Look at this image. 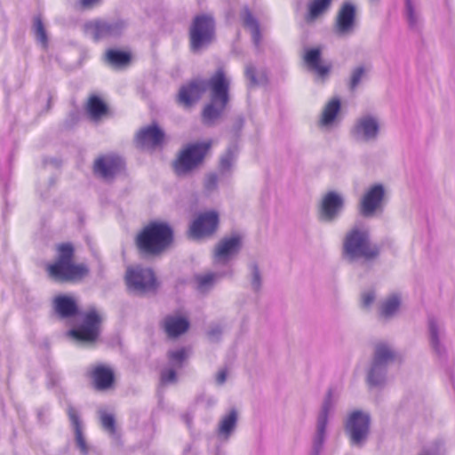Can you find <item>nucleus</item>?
Wrapping results in <instances>:
<instances>
[{"instance_id":"obj_27","label":"nucleus","mask_w":455,"mask_h":455,"mask_svg":"<svg viewBox=\"0 0 455 455\" xmlns=\"http://www.w3.org/2000/svg\"><path fill=\"white\" fill-rule=\"evenodd\" d=\"M68 415L74 429L76 444L81 453L86 455L89 452V445L83 434V426L79 419L78 411L73 406H69L68 408Z\"/></svg>"},{"instance_id":"obj_6","label":"nucleus","mask_w":455,"mask_h":455,"mask_svg":"<svg viewBox=\"0 0 455 455\" xmlns=\"http://www.w3.org/2000/svg\"><path fill=\"white\" fill-rule=\"evenodd\" d=\"M396 358L391 345L386 342L376 344L371 367L367 373V382L371 387H379L386 381L387 367Z\"/></svg>"},{"instance_id":"obj_28","label":"nucleus","mask_w":455,"mask_h":455,"mask_svg":"<svg viewBox=\"0 0 455 455\" xmlns=\"http://www.w3.org/2000/svg\"><path fill=\"white\" fill-rule=\"evenodd\" d=\"M199 97V81L195 79L183 85L179 92L178 100L185 108L191 107Z\"/></svg>"},{"instance_id":"obj_32","label":"nucleus","mask_w":455,"mask_h":455,"mask_svg":"<svg viewBox=\"0 0 455 455\" xmlns=\"http://www.w3.org/2000/svg\"><path fill=\"white\" fill-rule=\"evenodd\" d=\"M227 329V324L223 321L210 323L204 330V340L209 344H217L222 340Z\"/></svg>"},{"instance_id":"obj_41","label":"nucleus","mask_w":455,"mask_h":455,"mask_svg":"<svg viewBox=\"0 0 455 455\" xmlns=\"http://www.w3.org/2000/svg\"><path fill=\"white\" fill-rule=\"evenodd\" d=\"M99 415L104 430L114 436L116 435V421L113 414L108 412L105 409H100Z\"/></svg>"},{"instance_id":"obj_49","label":"nucleus","mask_w":455,"mask_h":455,"mask_svg":"<svg viewBox=\"0 0 455 455\" xmlns=\"http://www.w3.org/2000/svg\"><path fill=\"white\" fill-rule=\"evenodd\" d=\"M227 377H228V369L227 368H222V369L219 370L215 375L216 384L219 386L223 385L227 380Z\"/></svg>"},{"instance_id":"obj_4","label":"nucleus","mask_w":455,"mask_h":455,"mask_svg":"<svg viewBox=\"0 0 455 455\" xmlns=\"http://www.w3.org/2000/svg\"><path fill=\"white\" fill-rule=\"evenodd\" d=\"M58 259L48 267V272L56 281H73L84 276L88 269L84 264H74L72 261L74 248L70 243L60 244L57 248Z\"/></svg>"},{"instance_id":"obj_10","label":"nucleus","mask_w":455,"mask_h":455,"mask_svg":"<svg viewBox=\"0 0 455 455\" xmlns=\"http://www.w3.org/2000/svg\"><path fill=\"white\" fill-rule=\"evenodd\" d=\"M125 280L129 291L136 294L153 291L156 286L153 271L148 267L140 266L128 267Z\"/></svg>"},{"instance_id":"obj_38","label":"nucleus","mask_w":455,"mask_h":455,"mask_svg":"<svg viewBox=\"0 0 455 455\" xmlns=\"http://www.w3.org/2000/svg\"><path fill=\"white\" fill-rule=\"evenodd\" d=\"M87 108L91 117L94 120L100 119L107 113V106L97 96L90 98Z\"/></svg>"},{"instance_id":"obj_3","label":"nucleus","mask_w":455,"mask_h":455,"mask_svg":"<svg viewBox=\"0 0 455 455\" xmlns=\"http://www.w3.org/2000/svg\"><path fill=\"white\" fill-rule=\"evenodd\" d=\"M379 252V247L371 243L366 229L354 227L346 233L342 243V257L348 263L374 260Z\"/></svg>"},{"instance_id":"obj_51","label":"nucleus","mask_w":455,"mask_h":455,"mask_svg":"<svg viewBox=\"0 0 455 455\" xmlns=\"http://www.w3.org/2000/svg\"><path fill=\"white\" fill-rule=\"evenodd\" d=\"M243 124H244V120H243V118L242 116H238L235 119V123L233 124V129H234L235 133L239 132L242 130V128L243 126Z\"/></svg>"},{"instance_id":"obj_39","label":"nucleus","mask_w":455,"mask_h":455,"mask_svg":"<svg viewBox=\"0 0 455 455\" xmlns=\"http://www.w3.org/2000/svg\"><path fill=\"white\" fill-rule=\"evenodd\" d=\"M108 62L115 67L126 65L130 61V55L118 50H108L106 53Z\"/></svg>"},{"instance_id":"obj_45","label":"nucleus","mask_w":455,"mask_h":455,"mask_svg":"<svg viewBox=\"0 0 455 455\" xmlns=\"http://www.w3.org/2000/svg\"><path fill=\"white\" fill-rule=\"evenodd\" d=\"M245 76L249 80V86H255L260 84L261 79H259L256 75V68L253 65L248 64L245 68Z\"/></svg>"},{"instance_id":"obj_7","label":"nucleus","mask_w":455,"mask_h":455,"mask_svg":"<svg viewBox=\"0 0 455 455\" xmlns=\"http://www.w3.org/2000/svg\"><path fill=\"white\" fill-rule=\"evenodd\" d=\"M371 432V416L368 412L355 410L347 414L344 421V433L352 447L362 448Z\"/></svg>"},{"instance_id":"obj_34","label":"nucleus","mask_w":455,"mask_h":455,"mask_svg":"<svg viewBox=\"0 0 455 455\" xmlns=\"http://www.w3.org/2000/svg\"><path fill=\"white\" fill-rule=\"evenodd\" d=\"M249 273L247 280L250 283L251 290L258 294L261 291L263 286V275L256 262H251L248 265Z\"/></svg>"},{"instance_id":"obj_54","label":"nucleus","mask_w":455,"mask_h":455,"mask_svg":"<svg viewBox=\"0 0 455 455\" xmlns=\"http://www.w3.org/2000/svg\"><path fill=\"white\" fill-rule=\"evenodd\" d=\"M215 403H216V399H215V398H210V399L208 400V404H209V405H213V404H215Z\"/></svg>"},{"instance_id":"obj_48","label":"nucleus","mask_w":455,"mask_h":455,"mask_svg":"<svg viewBox=\"0 0 455 455\" xmlns=\"http://www.w3.org/2000/svg\"><path fill=\"white\" fill-rule=\"evenodd\" d=\"M375 300V294L373 291H369L362 295V303L365 307H370Z\"/></svg>"},{"instance_id":"obj_46","label":"nucleus","mask_w":455,"mask_h":455,"mask_svg":"<svg viewBox=\"0 0 455 455\" xmlns=\"http://www.w3.org/2000/svg\"><path fill=\"white\" fill-rule=\"evenodd\" d=\"M196 411L197 405L195 403L188 408V411L182 414V419L189 430L191 429V419L196 417Z\"/></svg>"},{"instance_id":"obj_15","label":"nucleus","mask_w":455,"mask_h":455,"mask_svg":"<svg viewBox=\"0 0 455 455\" xmlns=\"http://www.w3.org/2000/svg\"><path fill=\"white\" fill-rule=\"evenodd\" d=\"M190 349L180 347L170 350L167 354L169 366L161 371V383L163 385L174 384L177 381L176 369L181 368L190 356Z\"/></svg>"},{"instance_id":"obj_23","label":"nucleus","mask_w":455,"mask_h":455,"mask_svg":"<svg viewBox=\"0 0 455 455\" xmlns=\"http://www.w3.org/2000/svg\"><path fill=\"white\" fill-rule=\"evenodd\" d=\"M304 61L308 68L315 72L322 81H324L329 76L331 65L322 63L320 48L307 50L304 55Z\"/></svg>"},{"instance_id":"obj_44","label":"nucleus","mask_w":455,"mask_h":455,"mask_svg":"<svg viewBox=\"0 0 455 455\" xmlns=\"http://www.w3.org/2000/svg\"><path fill=\"white\" fill-rule=\"evenodd\" d=\"M191 49L199 50V15H196L190 29Z\"/></svg>"},{"instance_id":"obj_47","label":"nucleus","mask_w":455,"mask_h":455,"mask_svg":"<svg viewBox=\"0 0 455 455\" xmlns=\"http://www.w3.org/2000/svg\"><path fill=\"white\" fill-rule=\"evenodd\" d=\"M189 235L193 238H199V215L195 216L189 228Z\"/></svg>"},{"instance_id":"obj_9","label":"nucleus","mask_w":455,"mask_h":455,"mask_svg":"<svg viewBox=\"0 0 455 455\" xmlns=\"http://www.w3.org/2000/svg\"><path fill=\"white\" fill-rule=\"evenodd\" d=\"M379 133V118L371 114H364L357 117L349 131L352 140L360 144L377 141Z\"/></svg>"},{"instance_id":"obj_13","label":"nucleus","mask_w":455,"mask_h":455,"mask_svg":"<svg viewBox=\"0 0 455 455\" xmlns=\"http://www.w3.org/2000/svg\"><path fill=\"white\" fill-rule=\"evenodd\" d=\"M125 28L122 20H91L84 24L85 34L94 40L116 37L120 36Z\"/></svg>"},{"instance_id":"obj_53","label":"nucleus","mask_w":455,"mask_h":455,"mask_svg":"<svg viewBox=\"0 0 455 455\" xmlns=\"http://www.w3.org/2000/svg\"><path fill=\"white\" fill-rule=\"evenodd\" d=\"M215 455H227V452L220 447L216 448Z\"/></svg>"},{"instance_id":"obj_24","label":"nucleus","mask_w":455,"mask_h":455,"mask_svg":"<svg viewBox=\"0 0 455 455\" xmlns=\"http://www.w3.org/2000/svg\"><path fill=\"white\" fill-rule=\"evenodd\" d=\"M220 223V212L215 209L201 211V239L212 238Z\"/></svg>"},{"instance_id":"obj_50","label":"nucleus","mask_w":455,"mask_h":455,"mask_svg":"<svg viewBox=\"0 0 455 455\" xmlns=\"http://www.w3.org/2000/svg\"><path fill=\"white\" fill-rule=\"evenodd\" d=\"M213 141L212 140H208L205 141H201V163L204 158L208 155Z\"/></svg>"},{"instance_id":"obj_21","label":"nucleus","mask_w":455,"mask_h":455,"mask_svg":"<svg viewBox=\"0 0 455 455\" xmlns=\"http://www.w3.org/2000/svg\"><path fill=\"white\" fill-rule=\"evenodd\" d=\"M123 160L115 155H107L98 158L94 164V172L105 180L112 179L121 172Z\"/></svg>"},{"instance_id":"obj_30","label":"nucleus","mask_w":455,"mask_h":455,"mask_svg":"<svg viewBox=\"0 0 455 455\" xmlns=\"http://www.w3.org/2000/svg\"><path fill=\"white\" fill-rule=\"evenodd\" d=\"M401 301V296L397 293L387 297L380 304L379 316L385 320L395 317L399 311Z\"/></svg>"},{"instance_id":"obj_43","label":"nucleus","mask_w":455,"mask_h":455,"mask_svg":"<svg viewBox=\"0 0 455 455\" xmlns=\"http://www.w3.org/2000/svg\"><path fill=\"white\" fill-rule=\"evenodd\" d=\"M218 188V175L216 172H209L205 175L204 180V196H210Z\"/></svg>"},{"instance_id":"obj_25","label":"nucleus","mask_w":455,"mask_h":455,"mask_svg":"<svg viewBox=\"0 0 455 455\" xmlns=\"http://www.w3.org/2000/svg\"><path fill=\"white\" fill-rule=\"evenodd\" d=\"M216 22L212 14L201 13V50L216 42Z\"/></svg>"},{"instance_id":"obj_5","label":"nucleus","mask_w":455,"mask_h":455,"mask_svg":"<svg viewBox=\"0 0 455 455\" xmlns=\"http://www.w3.org/2000/svg\"><path fill=\"white\" fill-rule=\"evenodd\" d=\"M172 237V230L169 225L153 222L138 235L137 244L142 251L156 255L171 245Z\"/></svg>"},{"instance_id":"obj_18","label":"nucleus","mask_w":455,"mask_h":455,"mask_svg":"<svg viewBox=\"0 0 455 455\" xmlns=\"http://www.w3.org/2000/svg\"><path fill=\"white\" fill-rule=\"evenodd\" d=\"M164 132L156 124L141 128L136 134V144L145 150H153L162 147L164 141Z\"/></svg>"},{"instance_id":"obj_36","label":"nucleus","mask_w":455,"mask_h":455,"mask_svg":"<svg viewBox=\"0 0 455 455\" xmlns=\"http://www.w3.org/2000/svg\"><path fill=\"white\" fill-rule=\"evenodd\" d=\"M331 2L332 0H313L308 4V12L306 16V20L308 22L315 20L318 17L328 11Z\"/></svg>"},{"instance_id":"obj_37","label":"nucleus","mask_w":455,"mask_h":455,"mask_svg":"<svg viewBox=\"0 0 455 455\" xmlns=\"http://www.w3.org/2000/svg\"><path fill=\"white\" fill-rule=\"evenodd\" d=\"M237 151L236 147L231 146L228 147L226 152L221 156L219 164L220 174L225 175L231 172L236 159Z\"/></svg>"},{"instance_id":"obj_35","label":"nucleus","mask_w":455,"mask_h":455,"mask_svg":"<svg viewBox=\"0 0 455 455\" xmlns=\"http://www.w3.org/2000/svg\"><path fill=\"white\" fill-rule=\"evenodd\" d=\"M224 272H205L201 275V296L210 292L225 276Z\"/></svg>"},{"instance_id":"obj_40","label":"nucleus","mask_w":455,"mask_h":455,"mask_svg":"<svg viewBox=\"0 0 455 455\" xmlns=\"http://www.w3.org/2000/svg\"><path fill=\"white\" fill-rule=\"evenodd\" d=\"M33 32L37 43H39L42 47L46 48L48 45V37L44 25L40 17H35L34 19Z\"/></svg>"},{"instance_id":"obj_2","label":"nucleus","mask_w":455,"mask_h":455,"mask_svg":"<svg viewBox=\"0 0 455 455\" xmlns=\"http://www.w3.org/2000/svg\"><path fill=\"white\" fill-rule=\"evenodd\" d=\"M54 308L63 318L77 315L82 320L76 328L67 332L68 337L83 343H92L97 340L100 332L101 316L95 308L77 313L76 300L68 296L56 297Z\"/></svg>"},{"instance_id":"obj_31","label":"nucleus","mask_w":455,"mask_h":455,"mask_svg":"<svg viewBox=\"0 0 455 455\" xmlns=\"http://www.w3.org/2000/svg\"><path fill=\"white\" fill-rule=\"evenodd\" d=\"M340 108L341 103L339 98L331 99L323 108L320 124L325 127L332 125L340 111Z\"/></svg>"},{"instance_id":"obj_19","label":"nucleus","mask_w":455,"mask_h":455,"mask_svg":"<svg viewBox=\"0 0 455 455\" xmlns=\"http://www.w3.org/2000/svg\"><path fill=\"white\" fill-rule=\"evenodd\" d=\"M239 419V411L235 407L229 408L220 416L217 427V438L223 443L229 441L235 434Z\"/></svg>"},{"instance_id":"obj_8","label":"nucleus","mask_w":455,"mask_h":455,"mask_svg":"<svg viewBox=\"0 0 455 455\" xmlns=\"http://www.w3.org/2000/svg\"><path fill=\"white\" fill-rule=\"evenodd\" d=\"M388 199L387 188L382 183H373L364 191L359 201V212L363 217L370 218L382 212Z\"/></svg>"},{"instance_id":"obj_14","label":"nucleus","mask_w":455,"mask_h":455,"mask_svg":"<svg viewBox=\"0 0 455 455\" xmlns=\"http://www.w3.org/2000/svg\"><path fill=\"white\" fill-rule=\"evenodd\" d=\"M356 26V7L350 2H344L339 9L333 30L339 36L353 34Z\"/></svg>"},{"instance_id":"obj_22","label":"nucleus","mask_w":455,"mask_h":455,"mask_svg":"<svg viewBox=\"0 0 455 455\" xmlns=\"http://www.w3.org/2000/svg\"><path fill=\"white\" fill-rule=\"evenodd\" d=\"M189 325L188 319L180 314L168 315L161 323L162 329L170 339H176L184 334L188 330Z\"/></svg>"},{"instance_id":"obj_11","label":"nucleus","mask_w":455,"mask_h":455,"mask_svg":"<svg viewBox=\"0 0 455 455\" xmlns=\"http://www.w3.org/2000/svg\"><path fill=\"white\" fill-rule=\"evenodd\" d=\"M334 403L331 396V392L329 391L326 395L321 410L317 415L315 431L312 439V451L311 455H320L323 449L325 440L327 438V425L329 416L332 411Z\"/></svg>"},{"instance_id":"obj_12","label":"nucleus","mask_w":455,"mask_h":455,"mask_svg":"<svg viewBox=\"0 0 455 455\" xmlns=\"http://www.w3.org/2000/svg\"><path fill=\"white\" fill-rule=\"evenodd\" d=\"M346 200L344 196L337 191L331 190L325 193L318 205V219L324 223L336 221L345 208Z\"/></svg>"},{"instance_id":"obj_29","label":"nucleus","mask_w":455,"mask_h":455,"mask_svg":"<svg viewBox=\"0 0 455 455\" xmlns=\"http://www.w3.org/2000/svg\"><path fill=\"white\" fill-rule=\"evenodd\" d=\"M92 376L98 389H107L111 387L114 381V372L111 368L104 365L96 366L92 371Z\"/></svg>"},{"instance_id":"obj_1","label":"nucleus","mask_w":455,"mask_h":455,"mask_svg":"<svg viewBox=\"0 0 455 455\" xmlns=\"http://www.w3.org/2000/svg\"><path fill=\"white\" fill-rule=\"evenodd\" d=\"M231 80L222 68L207 80H201V92L208 93L209 102L201 113L202 121L208 126L217 124L224 116L231 100Z\"/></svg>"},{"instance_id":"obj_33","label":"nucleus","mask_w":455,"mask_h":455,"mask_svg":"<svg viewBox=\"0 0 455 455\" xmlns=\"http://www.w3.org/2000/svg\"><path fill=\"white\" fill-rule=\"evenodd\" d=\"M244 27L251 30L254 44L259 46L260 43V30L257 19L252 15L248 7H244L241 13Z\"/></svg>"},{"instance_id":"obj_17","label":"nucleus","mask_w":455,"mask_h":455,"mask_svg":"<svg viewBox=\"0 0 455 455\" xmlns=\"http://www.w3.org/2000/svg\"><path fill=\"white\" fill-rule=\"evenodd\" d=\"M199 163V142L188 145L179 155L173 164V169L178 176L190 172Z\"/></svg>"},{"instance_id":"obj_52","label":"nucleus","mask_w":455,"mask_h":455,"mask_svg":"<svg viewBox=\"0 0 455 455\" xmlns=\"http://www.w3.org/2000/svg\"><path fill=\"white\" fill-rule=\"evenodd\" d=\"M100 0H80L81 5L85 9H90L100 3Z\"/></svg>"},{"instance_id":"obj_16","label":"nucleus","mask_w":455,"mask_h":455,"mask_svg":"<svg viewBox=\"0 0 455 455\" xmlns=\"http://www.w3.org/2000/svg\"><path fill=\"white\" fill-rule=\"evenodd\" d=\"M242 248V236L238 234L223 237L215 246L214 259L219 263H228Z\"/></svg>"},{"instance_id":"obj_26","label":"nucleus","mask_w":455,"mask_h":455,"mask_svg":"<svg viewBox=\"0 0 455 455\" xmlns=\"http://www.w3.org/2000/svg\"><path fill=\"white\" fill-rule=\"evenodd\" d=\"M404 17L410 29L414 31H419L421 29L423 19L419 0H405Z\"/></svg>"},{"instance_id":"obj_42","label":"nucleus","mask_w":455,"mask_h":455,"mask_svg":"<svg viewBox=\"0 0 455 455\" xmlns=\"http://www.w3.org/2000/svg\"><path fill=\"white\" fill-rule=\"evenodd\" d=\"M369 71V68H367L364 66H357L355 67L350 75V80H349V89L351 91H354L356 89V87L360 84L363 78L365 76L366 73Z\"/></svg>"},{"instance_id":"obj_20","label":"nucleus","mask_w":455,"mask_h":455,"mask_svg":"<svg viewBox=\"0 0 455 455\" xmlns=\"http://www.w3.org/2000/svg\"><path fill=\"white\" fill-rule=\"evenodd\" d=\"M429 344L434 353L439 357L443 358L446 355V347L442 342L444 336V327L433 315L427 319Z\"/></svg>"}]
</instances>
